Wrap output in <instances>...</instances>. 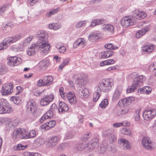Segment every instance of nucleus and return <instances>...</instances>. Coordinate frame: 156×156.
<instances>
[{"instance_id":"obj_13","label":"nucleus","mask_w":156,"mask_h":156,"mask_svg":"<svg viewBox=\"0 0 156 156\" xmlns=\"http://www.w3.org/2000/svg\"><path fill=\"white\" fill-rule=\"evenodd\" d=\"M69 102L71 104H74L76 103L77 100L75 94L72 92H69L66 95Z\"/></svg>"},{"instance_id":"obj_60","label":"nucleus","mask_w":156,"mask_h":156,"mask_svg":"<svg viewBox=\"0 0 156 156\" xmlns=\"http://www.w3.org/2000/svg\"><path fill=\"white\" fill-rule=\"evenodd\" d=\"M149 69L150 70H156V62H154L150 65Z\"/></svg>"},{"instance_id":"obj_51","label":"nucleus","mask_w":156,"mask_h":156,"mask_svg":"<svg viewBox=\"0 0 156 156\" xmlns=\"http://www.w3.org/2000/svg\"><path fill=\"white\" fill-rule=\"evenodd\" d=\"M129 108L128 107H124L120 111V113L121 114L125 115L127 114L129 111Z\"/></svg>"},{"instance_id":"obj_57","label":"nucleus","mask_w":156,"mask_h":156,"mask_svg":"<svg viewBox=\"0 0 156 156\" xmlns=\"http://www.w3.org/2000/svg\"><path fill=\"white\" fill-rule=\"evenodd\" d=\"M105 52L106 53L105 55L107 58H108L111 57L114 54L113 51H112L108 50L105 51Z\"/></svg>"},{"instance_id":"obj_10","label":"nucleus","mask_w":156,"mask_h":156,"mask_svg":"<svg viewBox=\"0 0 156 156\" xmlns=\"http://www.w3.org/2000/svg\"><path fill=\"white\" fill-rule=\"evenodd\" d=\"M27 108L28 111L34 113L37 110V106L34 101L31 100L27 102Z\"/></svg>"},{"instance_id":"obj_48","label":"nucleus","mask_w":156,"mask_h":156,"mask_svg":"<svg viewBox=\"0 0 156 156\" xmlns=\"http://www.w3.org/2000/svg\"><path fill=\"white\" fill-rule=\"evenodd\" d=\"M105 47L106 49L109 50L116 49L118 48V47H114L111 43L107 44H105Z\"/></svg>"},{"instance_id":"obj_9","label":"nucleus","mask_w":156,"mask_h":156,"mask_svg":"<svg viewBox=\"0 0 156 156\" xmlns=\"http://www.w3.org/2000/svg\"><path fill=\"white\" fill-rule=\"evenodd\" d=\"M54 98L53 94L47 95L42 98L40 101V104L42 106H45L49 104Z\"/></svg>"},{"instance_id":"obj_11","label":"nucleus","mask_w":156,"mask_h":156,"mask_svg":"<svg viewBox=\"0 0 156 156\" xmlns=\"http://www.w3.org/2000/svg\"><path fill=\"white\" fill-rule=\"evenodd\" d=\"M50 48V45L48 42L42 43L39 46L40 51L41 53L45 54L48 53Z\"/></svg>"},{"instance_id":"obj_35","label":"nucleus","mask_w":156,"mask_h":156,"mask_svg":"<svg viewBox=\"0 0 156 156\" xmlns=\"http://www.w3.org/2000/svg\"><path fill=\"white\" fill-rule=\"evenodd\" d=\"M141 109H139L137 110L135 112L134 115V118L136 121H138L140 120V113Z\"/></svg>"},{"instance_id":"obj_46","label":"nucleus","mask_w":156,"mask_h":156,"mask_svg":"<svg viewBox=\"0 0 156 156\" xmlns=\"http://www.w3.org/2000/svg\"><path fill=\"white\" fill-rule=\"evenodd\" d=\"M101 94L98 92L94 93L93 95V101L95 102H96L98 100Z\"/></svg>"},{"instance_id":"obj_53","label":"nucleus","mask_w":156,"mask_h":156,"mask_svg":"<svg viewBox=\"0 0 156 156\" xmlns=\"http://www.w3.org/2000/svg\"><path fill=\"white\" fill-rule=\"evenodd\" d=\"M59 92L61 97L63 99L66 98L65 92L64 91L63 87H61L59 89Z\"/></svg>"},{"instance_id":"obj_42","label":"nucleus","mask_w":156,"mask_h":156,"mask_svg":"<svg viewBox=\"0 0 156 156\" xmlns=\"http://www.w3.org/2000/svg\"><path fill=\"white\" fill-rule=\"evenodd\" d=\"M37 133L34 129H32L28 133V137L29 138H32L35 137Z\"/></svg>"},{"instance_id":"obj_64","label":"nucleus","mask_w":156,"mask_h":156,"mask_svg":"<svg viewBox=\"0 0 156 156\" xmlns=\"http://www.w3.org/2000/svg\"><path fill=\"white\" fill-rule=\"evenodd\" d=\"M116 138L115 136L113 135H110L109 137V140L110 142H113L116 140Z\"/></svg>"},{"instance_id":"obj_7","label":"nucleus","mask_w":156,"mask_h":156,"mask_svg":"<svg viewBox=\"0 0 156 156\" xmlns=\"http://www.w3.org/2000/svg\"><path fill=\"white\" fill-rule=\"evenodd\" d=\"M21 37L20 34H18L12 37H8L5 38L3 40V43L5 46L7 48L10 45L16 42L20 39Z\"/></svg>"},{"instance_id":"obj_55","label":"nucleus","mask_w":156,"mask_h":156,"mask_svg":"<svg viewBox=\"0 0 156 156\" xmlns=\"http://www.w3.org/2000/svg\"><path fill=\"white\" fill-rule=\"evenodd\" d=\"M37 85L39 87L45 86L44 81L42 79H39L37 83Z\"/></svg>"},{"instance_id":"obj_30","label":"nucleus","mask_w":156,"mask_h":156,"mask_svg":"<svg viewBox=\"0 0 156 156\" xmlns=\"http://www.w3.org/2000/svg\"><path fill=\"white\" fill-rule=\"evenodd\" d=\"M99 38V37L98 33H92L89 35L88 39L89 41H96Z\"/></svg>"},{"instance_id":"obj_44","label":"nucleus","mask_w":156,"mask_h":156,"mask_svg":"<svg viewBox=\"0 0 156 156\" xmlns=\"http://www.w3.org/2000/svg\"><path fill=\"white\" fill-rule=\"evenodd\" d=\"M108 104V100L106 99H105L103 100L100 104L99 106L102 108H105L107 107Z\"/></svg>"},{"instance_id":"obj_19","label":"nucleus","mask_w":156,"mask_h":156,"mask_svg":"<svg viewBox=\"0 0 156 156\" xmlns=\"http://www.w3.org/2000/svg\"><path fill=\"white\" fill-rule=\"evenodd\" d=\"M150 28L147 26L145 27L141 30H139L136 34V38H140L142 36L144 35L146 32L150 30Z\"/></svg>"},{"instance_id":"obj_62","label":"nucleus","mask_w":156,"mask_h":156,"mask_svg":"<svg viewBox=\"0 0 156 156\" xmlns=\"http://www.w3.org/2000/svg\"><path fill=\"white\" fill-rule=\"evenodd\" d=\"M129 76L130 78L134 79V80H136L137 77V74L136 73H132Z\"/></svg>"},{"instance_id":"obj_49","label":"nucleus","mask_w":156,"mask_h":156,"mask_svg":"<svg viewBox=\"0 0 156 156\" xmlns=\"http://www.w3.org/2000/svg\"><path fill=\"white\" fill-rule=\"evenodd\" d=\"M8 104L6 99L2 98L0 100V105L1 106H3L5 108Z\"/></svg>"},{"instance_id":"obj_6","label":"nucleus","mask_w":156,"mask_h":156,"mask_svg":"<svg viewBox=\"0 0 156 156\" xmlns=\"http://www.w3.org/2000/svg\"><path fill=\"white\" fill-rule=\"evenodd\" d=\"M141 144L145 149L152 150L154 149L153 143L149 137H144L142 140Z\"/></svg>"},{"instance_id":"obj_25","label":"nucleus","mask_w":156,"mask_h":156,"mask_svg":"<svg viewBox=\"0 0 156 156\" xmlns=\"http://www.w3.org/2000/svg\"><path fill=\"white\" fill-rule=\"evenodd\" d=\"M44 82L46 86H49L51 85L53 80V77L50 76H45L44 77Z\"/></svg>"},{"instance_id":"obj_47","label":"nucleus","mask_w":156,"mask_h":156,"mask_svg":"<svg viewBox=\"0 0 156 156\" xmlns=\"http://www.w3.org/2000/svg\"><path fill=\"white\" fill-rule=\"evenodd\" d=\"M59 10V8L54 9L51 11V12H47L46 14V16L47 17L51 16L52 15L57 13Z\"/></svg>"},{"instance_id":"obj_3","label":"nucleus","mask_w":156,"mask_h":156,"mask_svg":"<svg viewBox=\"0 0 156 156\" xmlns=\"http://www.w3.org/2000/svg\"><path fill=\"white\" fill-rule=\"evenodd\" d=\"M156 116V109L149 108L145 110L143 114L144 120L149 121L154 118Z\"/></svg>"},{"instance_id":"obj_27","label":"nucleus","mask_w":156,"mask_h":156,"mask_svg":"<svg viewBox=\"0 0 156 156\" xmlns=\"http://www.w3.org/2000/svg\"><path fill=\"white\" fill-rule=\"evenodd\" d=\"M115 61L113 59H108L101 62L100 64L101 66H105L109 65L114 64Z\"/></svg>"},{"instance_id":"obj_33","label":"nucleus","mask_w":156,"mask_h":156,"mask_svg":"<svg viewBox=\"0 0 156 156\" xmlns=\"http://www.w3.org/2000/svg\"><path fill=\"white\" fill-rule=\"evenodd\" d=\"M122 92L121 90L117 89L115 91L113 96V99L115 100L119 98Z\"/></svg>"},{"instance_id":"obj_26","label":"nucleus","mask_w":156,"mask_h":156,"mask_svg":"<svg viewBox=\"0 0 156 156\" xmlns=\"http://www.w3.org/2000/svg\"><path fill=\"white\" fill-rule=\"evenodd\" d=\"M21 129L20 128H18L15 130L13 133V138L14 139L16 138L21 139Z\"/></svg>"},{"instance_id":"obj_12","label":"nucleus","mask_w":156,"mask_h":156,"mask_svg":"<svg viewBox=\"0 0 156 156\" xmlns=\"http://www.w3.org/2000/svg\"><path fill=\"white\" fill-rule=\"evenodd\" d=\"M56 122L55 120L49 121L48 122L43 123L41 125V128L42 129L48 130L54 127L55 125Z\"/></svg>"},{"instance_id":"obj_32","label":"nucleus","mask_w":156,"mask_h":156,"mask_svg":"<svg viewBox=\"0 0 156 156\" xmlns=\"http://www.w3.org/2000/svg\"><path fill=\"white\" fill-rule=\"evenodd\" d=\"M56 48L58 49L60 53H64L66 51V48L60 43H58L56 45Z\"/></svg>"},{"instance_id":"obj_39","label":"nucleus","mask_w":156,"mask_h":156,"mask_svg":"<svg viewBox=\"0 0 156 156\" xmlns=\"http://www.w3.org/2000/svg\"><path fill=\"white\" fill-rule=\"evenodd\" d=\"M127 103V100L125 98L120 100L119 102L118 105L120 107H126Z\"/></svg>"},{"instance_id":"obj_24","label":"nucleus","mask_w":156,"mask_h":156,"mask_svg":"<svg viewBox=\"0 0 156 156\" xmlns=\"http://www.w3.org/2000/svg\"><path fill=\"white\" fill-rule=\"evenodd\" d=\"M49 64V61L47 59H44L39 63V67L41 69H44L47 67Z\"/></svg>"},{"instance_id":"obj_15","label":"nucleus","mask_w":156,"mask_h":156,"mask_svg":"<svg viewBox=\"0 0 156 156\" xmlns=\"http://www.w3.org/2000/svg\"><path fill=\"white\" fill-rule=\"evenodd\" d=\"M118 143L119 144L124 147V149L125 147L127 149H129L131 148L129 142L128 140H125V139L122 138L118 140Z\"/></svg>"},{"instance_id":"obj_36","label":"nucleus","mask_w":156,"mask_h":156,"mask_svg":"<svg viewBox=\"0 0 156 156\" xmlns=\"http://www.w3.org/2000/svg\"><path fill=\"white\" fill-rule=\"evenodd\" d=\"M48 27L50 29L55 30L59 29L61 27V26L60 25L57 23H51L49 25Z\"/></svg>"},{"instance_id":"obj_34","label":"nucleus","mask_w":156,"mask_h":156,"mask_svg":"<svg viewBox=\"0 0 156 156\" xmlns=\"http://www.w3.org/2000/svg\"><path fill=\"white\" fill-rule=\"evenodd\" d=\"M104 26V28L107 31L112 34L114 33V27L112 25L107 24Z\"/></svg>"},{"instance_id":"obj_8","label":"nucleus","mask_w":156,"mask_h":156,"mask_svg":"<svg viewBox=\"0 0 156 156\" xmlns=\"http://www.w3.org/2000/svg\"><path fill=\"white\" fill-rule=\"evenodd\" d=\"M7 64L10 66L14 67L22 62L21 58L15 56H10L7 58Z\"/></svg>"},{"instance_id":"obj_41","label":"nucleus","mask_w":156,"mask_h":156,"mask_svg":"<svg viewBox=\"0 0 156 156\" xmlns=\"http://www.w3.org/2000/svg\"><path fill=\"white\" fill-rule=\"evenodd\" d=\"M22 45L18 44L16 45L12 46L11 47L12 50L14 51H18L22 50V48H21Z\"/></svg>"},{"instance_id":"obj_1","label":"nucleus","mask_w":156,"mask_h":156,"mask_svg":"<svg viewBox=\"0 0 156 156\" xmlns=\"http://www.w3.org/2000/svg\"><path fill=\"white\" fill-rule=\"evenodd\" d=\"M114 81L111 78L104 79L101 80L98 84L97 91L108 92L113 87Z\"/></svg>"},{"instance_id":"obj_61","label":"nucleus","mask_w":156,"mask_h":156,"mask_svg":"<svg viewBox=\"0 0 156 156\" xmlns=\"http://www.w3.org/2000/svg\"><path fill=\"white\" fill-rule=\"evenodd\" d=\"M127 100L128 104L131 103L132 101H134L135 100L134 97H129L126 98Z\"/></svg>"},{"instance_id":"obj_45","label":"nucleus","mask_w":156,"mask_h":156,"mask_svg":"<svg viewBox=\"0 0 156 156\" xmlns=\"http://www.w3.org/2000/svg\"><path fill=\"white\" fill-rule=\"evenodd\" d=\"M86 24L85 21H81L77 23L75 25V27L76 28H79L85 26Z\"/></svg>"},{"instance_id":"obj_22","label":"nucleus","mask_w":156,"mask_h":156,"mask_svg":"<svg viewBox=\"0 0 156 156\" xmlns=\"http://www.w3.org/2000/svg\"><path fill=\"white\" fill-rule=\"evenodd\" d=\"M89 95L88 90L87 88L82 89L79 92V95L81 98H83L87 97Z\"/></svg>"},{"instance_id":"obj_54","label":"nucleus","mask_w":156,"mask_h":156,"mask_svg":"<svg viewBox=\"0 0 156 156\" xmlns=\"http://www.w3.org/2000/svg\"><path fill=\"white\" fill-rule=\"evenodd\" d=\"M23 90V87L20 86H17L16 87L15 90V94L18 95L21 93Z\"/></svg>"},{"instance_id":"obj_21","label":"nucleus","mask_w":156,"mask_h":156,"mask_svg":"<svg viewBox=\"0 0 156 156\" xmlns=\"http://www.w3.org/2000/svg\"><path fill=\"white\" fill-rule=\"evenodd\" d=\"M145 79V76H140L138 77H137L136 79V80H134V84L136 86H142Z\"/></svg>"},{"instance_id":"obj_18","label":"nucleus","mask_w":156,"mask_h":156,"mask_svg":"<svg viewBox=\"0 0 156 156\" xmlns=\"http://www.w3.org/2000/svg\"><path fill=\"white\" fill-rule=\"evenodd\" d=\"M152 88L148 86L144 87L138 89V92L140 93H143L149 94L151 93Z\"/></svg>"},{"instance_id":"obj_4","label":"nucleus","mask_w":156,"mask_h":156,"mask_svg":"<svg viewBox=\"0 0 156 156\" xmlns=\"http://www.w3.org/2000/svg\"><path fill=\"white\" fill-rule=\"evenodd\" d=\"M136 22L134 17L126 16L122 18L121 21V24L123 27H127L134 25Z\"/></svg>"},{"instance_id":"obj_63","label":"nucleus","mask_w":156,"mask_h":156,"mask_svg":"<svg viewBox=\"0 0 156 156\" xmlns=\"http://www.w3.org/2000/svg\"><path fill=\"white\" fill-rule=\"evenodd\" d=\"M98 141L99 140L98 139L94 138L92 140L91 144L93 146H94V145H95L98 143Z\"/></svg>"},{"instance_id":"obj_20","label":"nucleus","mask_w":156,"mask_h":156,"mask_svg":"<svg viewBox=\"0 0 156 156\" xmlns=\"http://www.w3.org/2000/svg\"><path fill=\"white\" fill-rule=\"evenodd\" d=\"M69 110L68 105L63 102L61 101L59 103L58 110L59 112H64Z\"/></svg>"},{"instance_id":"obj_14","label":"nucleus","mask_w":156,"mask_h":156,"mask_svg":"<svg viewBox=\"0 0 156 156\" xmlns=\"http://www.w3.org/2000/svg\"><path fill=\"white\" fill-rule=\"evenodd\" d=\"M88 76L83 73H77L74 74L73 76V79L78 82L81 80H85L87 79Z\"/></svg>"},{"instance_id":"obj_16","label":"nucleus","mask_w":156,"mask_h":156,"mask_svg":"<svg viewBox=\"0 0 156 156\" xmlns=\"http://www.w3.org/2000/svg\"><path fill=\"white\" fill-rule=\"evenodd\" d=\"M134 16L136 19L140 20L145 18L147 15L145 12L136 10Z\"/></svg>"},{"instance_id":"obj_23","label":"nucleus","mask_w":156,"mask_h":156,"mask_svg":"<svg viewBox=\"0 0 156 156\" xmlns=\"http://www.w3.org/2000/svg\"><path fill=\"white\" fill-rule=\"evenodd\" d=\"M86 41L83 38L77 39L73 43V46L74 48H76L79 45H82L83 46H85Z\"/></svg>"},{"instance_id":"obj_52","label":"nucleus","mask_w":156,"mask_h":156,"mask_svg":"<svg viewBox=\"0 0 156 156\" xmlns=\"http://www.w3.org/2000/svg\"><path fill=\"white\" fill-rule=\"evenodd\" d=\"M122 133L124 135H129L131 133V131L129 129L124 128L122 130Z\"/></svg>"},{"instance_id":"obj_50","label":"nucleus","mask_w":156,"mask_h":156,"mask_svg":"<svg viewBox=\"0 0 156 156\" xmlns=\"http://www.w3.org/2000/svg\"><path fill=\"white\" fill-rule=\"evenodd\" d=\"M138 86H136L134 84V82L133 84V85L127 90V92L128 93H130L134 91V90Z\"/></svg>"},{"instance_id":"obj_59","label":"nucleus","mask_w":156,"mask_h":156,"mask_svg":"<svg viewBox=\"0 0 156 156\" xmlns=\"http://www.w3.org/2000/svg\"><path fill=\"white\" fill-rule=\"evenodd\" d=\"M11 108L9 106V104L5 107L4 111L5 112V113H9L10 112L12 111Z\"/></svg>"},{"instance_id":"obj_43","label":"nucleus","mask_w":156,"mask_h":156,"mask_svg":"<svg viewBox=\"0 0 156 156\" xmlns=\"http://www.w3.org/2000/svg\"><path fill=\"white\" fill-rule=\"evenodd\" d=\"M21 139H28L29 138L28 133L25 129L23 130L21 129Z\"/></svg>"},{"instance_id":"obj_40","label":"nucleus","mask_w":156,"mask_h":156,"mask_svg":"<svg viewBox=\"0 0 156 156\" xmlns=\"http://www.w3.org/2000/svg\"><path fill=\"white\" fill-rule=\"evenodd\" d=\"M10 4L9 3H7L4 5L0 7V13L4 12L9 7Z\"/></svg>"},{"instance_id":"obj_31","label":"nucleus","mask_w":156,"mask_h":156,"mask_svg":"<svg viewBox=\"0 0 156 156\" xmlns=\"http://www.w3.org/2000/svg\"><path fill=\"white\" fill-rule=\"evenodd\" d=\"M35 46V44H33L28 49L27 53L30 56L34 55L35 53L34 50Z\"/></svg>"},{"instance_id":"obj_58","label":"nucleus","mask_w":156,"mask_h":156,"mask_svg":"<svg viewBox=\"0 0 156 156\" xmlns=\"http://www.w3.org/2000/svg\"><path fill=\"white\" fill-rule=\"evenodd\" d=\"M89 133H86V134H83L82 136V139L84 140H86L88 139L90 137L89 135Z\"/></svg>"},{"instance_id":"obj_29","label":"nucleus","mask_w":156,"mask_h":156,"mask_svg":"<svg viewBox=\"0 0 156 156\" xmlns=\"http://www.w3.org/2000/svg\"><path fill=\"white\" fill-rule=\"evenodd\" d=\"M105 20H104L98 19L93 20L91 23L90 27H94L97 25L101 24L104 23Z\"/></svg>"},{"instance_id":"obj_37","label":"nucleus","mask_w":156,"mask_h":156,"mask_svg":"<svg viewBox=\"0 0 156 156\" xmlns=\"http://www.w3.org/2000/svg\"><path fill=\"white\" fill-rule=\"evenodd\" d=\"M27 147V146H24L21 144H18L14 147L13 149L15 151L21 150L25 149Z\"/></svg>"},{"instance_id":"obj_28","label":"nucleus","mask_w":156,"mask_h":156,"mask_svg":"<svg viewBox=\"0 0 156 156\" xmlns=\"http://www.w3.org/2000/svg\"><path fill=\"white\" fill-rule=\"evenodd\" d=\"M88 144L85 141H82L79 143L76 146L78 150L81 151L83 150L85 147H88Z\"/></svg>"},{"instance_id":"obj_5","label":"nucleus","mask_w":156,"mask_h":156,"mask_svg":"<svg viewBox=\"0 0 156 156\" xmlns=\"http://www.w3.org/2000/svg\"><path fill=\"white\" fill-rule=\"evenodd\" d=\"M61 138L58 136L50 137L44 142V144L48 147L52 148L56 146L60 141Z\"/></svg>"},{"instance_id":"obj_2","label":"nucleus","mask_w":156,"mask_h":156,"mask_svg":"<svg viewBox=\"0 0 156 156\" xmlns=\"http://www.w3.org/2000/svg\"><path fill=\"white\" fill-rule=\"evenodd\" d=\"M14 85L12 83H9L3 85L0 90L2 95L7 96L10 95L13 91Z\"/></svg>"},{"instance_id":"obj_56","label":"nucleus","mask_w":156,"mask_h":156,"mask_svg":"<svg viewBox=\"0 0 156 156\" xmlns=\"http://www.w3.org/2000/svg\"><path fill=\"white\" fill-rule=\"evenodd\" d=\"M44 115H45L47 119L50 118L53 116V113L52 111L48 110Z\"/></svg>"},{"instance_id":"obj_38","label":"nucleus","mask_w":156,"mask_h":156,"mask_svg":"<svg viewBox=\"0 0 156 156\" xmlns=\"http://www.w3.org/2000/svg\"><path fill=\"white\" fill-rule=\"evenodd\" d=\"M10 100L16 104L18 105L20 103L21 101L18 97L13 96L11 98Z\"/></svg>"},{"instance_id":"obj_17","label":"nucleus","mask_w":156,"mask_h":156,"mask_svg":"<svg viewBox=\"0 0 156 156\" xmlns=\"http://www.w3.org/2000/svg\"><path fill=\"white\" fill-rule=\"evenodd\" d=\"M155 46L153 44L149 45H145L142 47V50L143 52L150 53L155 48Z\"/></svg>"}]
</instances>
